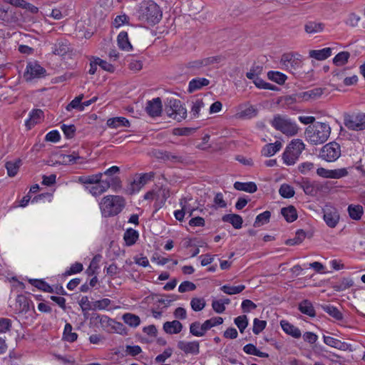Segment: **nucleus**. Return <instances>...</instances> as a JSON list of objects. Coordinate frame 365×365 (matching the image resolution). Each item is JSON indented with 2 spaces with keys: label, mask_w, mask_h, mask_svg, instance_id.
I'll use <instances>...</instances> for the list:
<instances>
[{
  "label": "nucleus",
  "mask_w": 365,
  "mask_h": 365,
  "mask_svg": "<svg viewBox=\"0 0 365 365\" xmlns=\"http://www.w3.org/2000/svg\"><path fill=\"white\" fill-rule=\"evenodd\" d=\"M344 124L350 130H365V113L345 114Z\"/></svg>",
  "instance_id": "8"
},
{
  "label": "nucleus",
  "mask_w": 365,
  "mask_h": 365,
  "mask_svg": "<svg viewBox=\"0 0 365 365\" xmlns=\"http://www.w3.org/2000/svg\"><path fill=\"white\" fill-rule=\"evenodd\" d=\"M347 211L349 217L354 220H359L364 214L363 207L360 205H349Z\"/></svg>",
  "instance_id": "32"
},
{
  "label": "nucleus",
  "mask_w": 365,
  "mask_h": 365,
  "mask_svg": "<svg viewBox=\"0 0 365 365\" xmlns=\"http://www.w3.org/2000/svg\"><path fill=\"white\" fill-rule=\"evenodd\" d=\"M234 322L241 333L244 332L245 329L248 325V319L246 315H241L236 317L234 320Z\"/></svg>",
  "instance_id": "54"
},
{
  "label": "nucleus",
  "mask_w": 365,
  "mask_h": 365,
  "mask_svg": "<svg viewBox=\"0 0 365 365\" xmlns=\"http://www.w3.org/2000/svg\"><path fill=\"white\" fill-rule=\"evenodd\" d=\"M348 171L346 168H339L335 170H331L330 178L331 179H339L348 175Z\"/></svg>",
  "instance_id": "61"
},
{
  "label": "nucleus",
  "mask_w": 365,
  "mask_h": 365,
  "mask_svg": "<svg viewBox=\"0 0 365 365\" xmlns=\"http://www.w3.org/2000/svg\"><path fill=\"white\" fill-rule=\"evenodd\" d=\"M190 332L195 336H203L206 331L202 329V324L199 322H195L190 325Z\"/></svg>",
  "instance_id": "47"
},
{
  "label": "nucleus",
  "mask_w": 365,
  "mask_h": 365,
  "mask_svg": "<svg viewBox=\"0 0 365 365\" xmlns=\"http://www.w3.org/2000/svg\"><path fill=\"white\" fill-rule=\"evenodd\" d=\"M272 127L288 136L295 135L299 127L294 121L281 115H276L271 123Z\"/></svg>",
  "instance_id": "5"
},
{
  "label": "nucleus",
  "mask_w": 365,
  "mask_h": 365,
  "mask_svg": "<svg viewBox=\"0 0 365 365\" xmlns=\"http://www.w3.org/2000/svg\"><path fill=\"white\" fill-rule=\"evenodd\" d=\"M46 71L37 62H29L27 63L24 78L26 81H31L34 78H40L46 76Z\"/></svg>",
  "instance_id": "12"
},
{
  "label": "nucleus",
  "mask_w": 365,
  "mask_h": 365,
  "mask_svg": "<svg viewBox=\"0 0 365 365\" xmlns=\"http://www.w3.org/2000/svg\"><path fill=\"white\" fill-rule=\"evenodd\" d=\"M102 177V173H98L88 176H81L78 178V182L82 184H96L101 181Z\"/></svg>",
  "instance_id": "38"
},
{
  "label": "nucleus",
  "mask_w": 365,
  "mask_h": 365,
  "mask_svg": "<svg viewBox=\"0 0 365 365\" xmlns=\"http://www.w3.org/2000/svg\"><path fill=\"white\" fill-rule=\"evenodd\" d=\"M165 111L169 117L178 121H181L187 116V109L180 100L175 98L168 99Z\"/></svg>",
  "instance_id": "6"
},
{
  "label": "nucleus",
  "mask_w": 365,
  "mask_h": 365,
  "mask_svg": "<svg viewBox=\"0 0 365 365\" xmlns=\"http://www.w3.org/2000/svg\"><path fill=\"white\" fill-rule=\"evenodd\" d=\"M323 310L336 320L343 319L342 313L335 307L331 304L322 305Z\"/></svg>",
  "instance_id": "40"
},
{
  "label": "nucleus",
  "mask_w": 365,
  "mask_h": 365,
  "mask_svg": "<svg viewBox=\"0 0 365 365\" xmlns=\"http://www.w3.org/2000/svg\"><path fill=\"white\" fill-rule=\"evenodd\" d=\"M271 217V212L269 211H264L262 213L258 215L255 219L254 222L255 227H260L264 224H267L269 222V219Z\"/></svg>",
  "instance_id": "46"
},
{
  "label": "nucleus",
  "mask_w": 365,
  "mask_h": 365,
  "mask_svg": "<svg viewBox=\"0 0 365 365\" xmlns=\"http://www.w3.org/2000/svg\"><path fill=\"white\" fill-rule=\"evenodd\" d=\"M83 159L78 153L73 152L70 155L63 156V162L66 164L77 163L78 160Z\"/></svg>",
  "instance_id": "58"
},
{
  "label": "nucleus",
  "mask_w": 365,
  "mask_h": 365,
  "mask_svg": "<svg viewBox=\"0 0 365 365\" xmlns=\"http://www.w3.org/2000/svg\"><path fill=\"white\" fill-rule=\"evenodd\" d=\"M210 84V81L205 78H196L189 82L188 92L193 93Z\"/></svg>",
  "instance_id": "21"
},
{
  "label": "nucleus",
  "mask_w": 365,
  "mask_h": 365,
  "mask_svg": "<svg viewBox=\"0 0 365 365\" xmlns=\"http://www.w3.org/2000/svg\"><path fill=\"white\" fill-rule=\"evenodd\" d=\"M182 329V324L178 320L166 322L163 324V330L169 334H178Z\"/></svg>",
  "instance_id": "25"
},
{
  "label": "nucleus",
  "mask_w": 365,
  "mask_h": 365,
  "mask_svg": "<svg viewBox=\"0 0 365 365\" xmlns=\"http://www.w3.org/2000/svg\"><path fill=\"white\" fill-rule=\"evenodd\" d=\"M73 327L71 324L66 323L63 333V339L68 342H74L77 340L78 334L73 332Z\"/></svg>",
  "instance_id": "34"
},
{
  "label": "nucleus",
  "mask_w": 365,
  "mask_h": 365,
  "mask_svg": "<svg viewBox=\"0 0 365 365\" xmlns=\"http://www.w3.org/2000/svg\"><path fill=\"white\" fill-rule=\"evenodd\" d=\"M216 61L215 57L205 58L190 61L187 63V67L194 71H198L204 66H209Z\"/></svg>",
  "instance_id": "18"
},
{
  "label": "nucleus",
  "mask_w": 365,
  "mask_h": 365,
  "mask_svg": "<svg viewBox=\"0 0 365 365\" xmlns=\"http://www.w3.org/2000/svg\"><path fill=\"white\" fill-rule=\"evenodd\" d=\"M15 309L19 314H26L29 312L34 313L33 302L24 294H19L16 299Z\"/></svg>",
  "instance_id": "11"
},
{
  "label": "nucleus",
  "mask_w": 365,
  "mask_h": 365,
  "mask_svg": "<svg viewBox=\"0 0 365 365\" xmlns=\"http://www.w3.org/2000/svg\"><path fill=\"white\" fill-rule=\"evenodd\" d=\"M324 29V24L321 22L313 21H307L304 25V31L309 34H314L322 32Z\"/></svg>",
  "instance_id": "29"
},
{
  "label": "nucleus",
  "mask_w": 365,
  "mask_h": 365,
  "mask_svg": "<svg viewBox=\"0 0 365 365\" xmlns=\"http://www.w3.org/2000/svg\"><path fill=\"white\" fill-rule=\"evenodd\" d=\"M43 117V112L41 109H34L29 113V118L25 122L28 129H31L34 125L38 123Z\"/></svg>",
  "instance_id": "19"
},
{
  "label": "nucleus",
  "mask_w": 365,
  "mask_h": 365,
  "mask_svg": "<svg viewBox=\"0 0 365 365\" xmlns=\"http://www.w3.org/2000/svg\"><path fill=\"white\" fill-rule=\"evenodd\" d=\"M117 42L118 47L123 51H129L133 50V46L129 41L128 33L121 31L118 35Z\"/></svg>",
  "instance_id": "23"
},
{
  "label": "nucleus",
  "mask_w": 365,
  "mask_h": 365,
  "mask_svg": "<svg viewBox=\"0 0 365 365\" xmlns=\"http://www.w3.org/2000/svg\"><path fill=\"white\" fill-rule=\"evenodd\" d=\"M21 165V160H16L15 161H9L6 163L5 167L7 170V174L9 177H14Z\"/></svg>",
  "instance_id": "37"
},
{
  "label": "nucleus",
  "mask_w": 365,
  "mask_h": 365,
  "mask_svg": "<svg viewBox=\"0 0 365 365\" xmlns=\"http://www.w3.org/2000/svg\"><path fill=\"white\" fill-rule=\"evenodd\" d=\"M281 214L288 222H292L297 219V212L293 205L281 209Z\"/></svg>",
  "instance_id": "30"
},
{
  "label": "nucleus",
  "mask_w": 365,
  "mask_h": 365,
  "mask_svg": "<svg viewBox=\"0 0 365 365\" xmlns=\"http://www.w3.org/2000/svg\"><path fill=\"white\" fill-rule=\"evenodd\" d=\"M129 22V17L125 14H123L121 15L117 16L113 21V26L115 28H119L120 26H123V24H128Z\"/></svg>",
  "instance_id": "63"
},
{
  "label": "nucleus",
  "mask_w": 365,
  "mask_h": 365,
  "mask_svg": "<svg viewBox=\"0 0 365 365\" xmlns=\"http://www.w3.org/2000/svg\"><path fill=\"white\" fill-rule=\"evenodd\" d=\"M111 301L108 298L97 300L93 302V309H105L110 304Z\"/></svg>",
  "instance_id": "62"
},
{
  "label": "nucleus",
  "mask_w": 365,
  "mask_h": 365,
  "mask_svg": "<svg viewBox=\"0 0 365 365\" xmlns=\"http://www.w3.org/2000/svg\"><path fill=\"white\" fill-rule=\"evenodd\" d=\"M178 348L182 351L185 354L197 355L200 353V344L197 341H179L178 342Z\"/></svg>",
  "instance_id": "16"
},
{
  "label": "nucleus",
  "mask_w": 365,
  "mask_h": 365,
  "mask_svg": "<svg viewBox=\"0 0 365 365\" xmlns=\"http://www.w3.org/2000/svg\"><path fill=\"white\" fill-rule=\"evenodd\" d=\"M323 338L324 342L331 347L336 348L341 350H345L347 346L346 343L342 342L340 340L331 336H324Z\"/></svg>",
  "instance_id": "35"
},
{
  "label": "nucleus",
  "mask_w": 365,
  "mask_h": 365,
  "mask_svg": "<svg viewBox=\"0 0 365 365\" xmlns=\"http://www.w3.org/2000/svg\"><path fill=\"white\" fill-rule=\"evenodd\" d=\"M354 285V281L351 278H343L339 282L333 284L332 288L336 292L344 291Z\"/></svg>",
  "instance_id": "36"
},
{
  "label": "nucleus",
  "mask_w": 365,
  "mask_h": 365,
  "mask_svg": "<svg viewBox=\"0 0 365 365\" xmlns=\"http://www.w3.org/2000/svg\"><path fill=\"white\" fill-rule=\"evenodd\" d=\"M341 155V147L336 142H331L322 147L319 156L327 162H334Z\"/></svg>",
  "instance_id": "9"
},
{
  "label": "nucleus",
  "mask_w": 365,
  "mask_h": 365,
  "mask_svg": "<svg viewBox=\"0 0 365 365\" xmlns=\"http://www.w3.org/2000/svg\"><path fill=\"white\" fill-rule=\"evenodd\" d=\"M107 186L108 184L104 183L101 179L100 182L91 187L90 192L94 196H98L107 191Z\"/></svg>",
  "instance_id": "43"
},
{
  "label": "nucleus",
  "mask_w": 365,
  "mask_h": 365,
  "mask_svg": "<svg viewBox=\"0 0 365 365\" xmlns=\"http://www.w3.org/2000/svg\"><path fill=\"white\" fill-rule=\"evenodd\" d=\"M104 183L108 184L107 190L111 187L114 192H118L122 188V182L118 177L110 178V180H103Z\"/></svg>",
  "instance_id": "50"
},
{
  "label": "nucleus",
  "mask_w": 365,
  "mask_h": 365,
  "mask_svg": "<svg viewBox=\"0 0 365 365\" xmlns=\"http://www.w3.org/2000/svg\"><path fill=\"white\" fill-rule=\"evenodd\" d=\"M331 133L330 126L321 122L309 125L304 132L306 140L312 145L322 144L327 140Z\"/></svg>",
  "instance_id": "2"
},
{
  "label": "nucleus",
  "mask_w": 365,
  "mask_h": 365,
  "mask_svg": "<svg viewBox=\"0 0 365 365\" xmlns=\"http://www.w3.org/2000/svg\"><path fill=\"white\" fill-rule=\"evenodd\" d=\"M298 309L302 314H306L309 317H314L316 316L314 307L312 302L308 299H304L299 302Z\"/></svg>",
  "instance_id": "22"
},
{
  "label": "nucleus",
  "mask_w": 365,
  "mask_h": 365,
  "mask_svg": "<svg viewBox=\"0 0 365 365\" xmlns=\"http://www.w3.org/2000/svg\"><path fill=\"white\" fill-rule=\"evenodd\" d=\"M123 319L125 324L132 327H136L140 323V317L131 313L124 314L123 315Z\"/></svg>",
  "instance_id": "41"
},
{
  "label": "nucleus",
  "mask_w": 365,
  "mask_h": 365,
  "mask_svg": "<svg viewBox=\"0 0 365 365\" xmlns=\"http://www.w3.org/2000/svg\"><path fill=\"white\" fill-rule=\"evenodd\" d=\"M125 205V199L120 195H107L102 198L100 208L102 215L105 217L118 215Z\"/></svg>",
  "instance_id": "3"
},
{
  "label": "nucleus",
  "mask_w": 365,
  "mask_h": 365,
  "mask_svg": "<svg viewBox=\"0 0 365 365\" xmlns=\"http://www.w3.org/2000/svg\"><path fill=\"white\" fill-rule=\"evenodd\" d=\"M282 147L280 141L277 140L274 143L266 144L262 149L261 153L265 157H271L277 153Z\"/></svg>",
  "instance_id": "20"
},
{
  "label": "nucleus",
  "mask_w": 365,
  "mask_h": 365,
  "mask_svg": "<svg viewBox=\"0 0 365 365\" xmlns=\"http://www.w3.org/2000/svg\"><path fill=\"white\" fill-rule=\"evenodd\" d=\"M145 111L150 117L155 118L160 116L163 111L161 98L157 97L151 101H148L146 103Z\"/></svg>",
  "instance_id": "15"
},
{
  "label": "nucleus",
  "mask_w": 365,
  "mask_h": 365,
  "mask_svg": "<svg viewBox=\"0 0 365 365\" xmlns=\"http://www.w3.org/2000/svg\"><path fill=\"white\" fill-rule=\"evenodd\" d=\"M306 237V233L303 230H298L296 232L295 237L292 239H289L285 242L287 245H296L300 244Z\"/></svg>",
  "instance_id": "44"
},
{
  "label": "nucleus",
  "mask_w": 365,
  "mask_h": 365,
  "mask_svg": "<svg viewBox=\"0 0 365 365\" xmlns=\"http://www.w3.org/2000/svg\"><path fill=\"white\" fill-rule=\"evenodd\" d=\"M267 325V322L264 320H259L255 318L253 321V328L252 331L255 334H259L261 331H262Z\"/></svg>",
  "instance_id": "56"
},
{
  "label": "nucleus",
  "mask_w": 365,
  "mask_h": 365,
  "mask_svg": "<svg viewBox=\"0 0 365 365\" xmlns=\"http://www.w3.org/2000/svg\"><path fill=\"white\" fill-rule=\"evenodd\" d=\"M280 325L282 327V329L286 334L292 336L295 339H299L301 337L302 333L300 329L298 327L289 323V322L286 320H282L280 322Z\"/></svg>",
  "instance_id": "17"
},
{
  "label": "nucleus",
  "mask_w": 365,
  "mask_h": 365,
  "mask_svg": "<svg viewBox=\"0 0 365 365\" xmlns=\"http://www.w3.org/2000/svg\"><path fill=\"white\" fill-rule=\"evenodd\" d=\"M234 187L237 190L245 191L249 193H254L257 190V185L254 182H235Z\"/></svg>",
  "instance_id": "31"
},
{
  "label": "nucleus",
  "mask_w": 365,
  "mask_h": 365,
  "mask_svg": "<svg viewBox=\"0 0 365 365\" xmlns=\"http://www.w3.org/2000/svg\"><path fill=\"white\" fill-rule=\"evenodd\" d=\"M153 155L158 160L163 161H170L171 163H183L185 159L182 156L175 153H170L167 150L155 149L153 150Z\"/></svg>",
  "instance_id": "14"
},
{
  "label": "nucleus",
  "mask_w": 365,
  "mask_h": 365,
  "mask_svg": "<svg viewBox=\"0 0 365 365\" xmlns=\"http://www.w3.org/2000/svg\"><path fill=\"white\" fill-rule=\"evenodd\" d=\"M222 220L230 223L234 228L240 229L242 226V217L237 214H227L222 216Z\"/></svg>",
  "instance_id": "24"
},
{
  "label": "nucleus",
  "mask_w": 365,
  "mask_h": 365,
  "mask_svg": "<svg viewBox=\"0 0 365 365\" xmlns=\"http://www.w3.org/2000/svg\"><path fill=\"white\" fill-rule=\"evenodd\" d=\"M331 55V49L330 48H324L320 50H310L309 56L317 61H324Z\"/></svg>",
  "instance_id": "26"
},
{
  "label": "nucleus",
  "mask_w": 365,
  "mask_h": 365,
  "mask_svg": "<svg viewBox=\"0 0 365 365\" xmlns=\"http://www.w3.org/2000/svg\"><path fill=\"white\" fill-rule=\"evenodd\" d=\"M196 289V286L194 283L189 281L182 282L178 287V291L180 293H184L187 291H192Z\"/></svg>",
  "instance_id": "64"
},
{
  "label": "nucleus",
  "mask_w": 365,
  "mask_h": 365,
  "mask_svg": "<svg viewBox=\"0 0 365 365\" xmlns=\"http://www.w3.org/2000/svg\"><path fill=\"white\" fill-rule=\"evenodd\" d=\"M304 148L305 145L302 140H292L287 146L282 154V159L284 163L287 165H294L299 158Z\"/></svg>",
  "instance_id": "4"
},
{
  "label": "nucleus",
  "mask_w": 365,
  "mask_h": 365,
  "mask_svg": "<svg viewBox=\"0 0 365 365\" xmlns=\"http://www.w3.org/2000/svg\"><path fill=\"white\" fill-rule=\"evenodd\" d=\"M192 105L191 107V114L193 118L199 117L200 111L202 108L205 107V103L202 98H197L192 102Z\"/></svg>",
  "instance_id": "48"
},
{
  "label": "nucleus",
  "mask_w": 365,
  "mask_h": 365,
  "mask_svg": "<svg viewBox=\"0 0 365 365\" xmlns=\"http://www.w3.org/2000/svg\"><path fill=\"white\" fill-rule=\"evenodd\" d=\"M349 56L350 54L349 52L341 51L335 56L333 59V62L336 66H342L347 62Z\"/></svg>",
  "instance_id": "53"
},
{
  "label": "nucleus",
  "mask_w": 365,
  "mask_h": 365,
  "mask_svg": "<svg viewBox=\"0 0 365 365\" xmlns=\"http://www.w3.org/2000/svg\"><path fill=\"white\" fill-rule=\"evenodd\" d=\"M223 323V319L220 317H212L210 319L206 320L202 324V329L207 331L212 327L222 324Z\"/></svg>",
  "instance_id": "49"
},
{
  "label": "nucleus",
  "mask_w": 365,
  "mask_h": 365,
  "mask_svg": "<svg viewBox=\"0 0 365 365\" xmlns=\"http://www.w3.org/2000/svg\"><path fill=\"white\" fill-rule=\"evenodd\" d=\"M206 302L203 298H192L190 301V306L193 311L199 312L202 310L205 307Z\"/></svg>",
  "instance_id": "52"
},
{
  "label": "nucleus",
  "mask_w": 365,
  "mask_h": 365,
  "mask_svg": "<svg viewBox=\"0 0 365 365\" xmlns=\"http://www.w3.org/2000/svg\"><path fill=\"white\" fill-rule=\"evenodd\" d=\"M143 186L141 185L140 181L136 177L132 182H130L125 190V193L132 195L135 192L140 191Z\"/></svg>",
  "instance_id": "39"
},
{
  "label": "nucleus",
  "mask_w": 365,
  "mask_h": 365,
  "mask_svg": "<svg viewBox=\"0 0 365 365\" xmlns=\"http://www.w3.org/2000/svg\"><path fill=\"white\" fill-rule=\"evenodd\" d=\"M279 195L284 198H290L294 195V190L291 185L284 183L279 190Z\"/></svg>",
  "instance_id": "51"
},
{
  "label": "nucleus",
  "mask_w": 365,
  "mask_h": 365,
  "mask_svg": "<svg viewBox=\"0 0 365 365\" xmlns=\"http://www.w3.org/2000/svg\"><path fill=\"white\" fill-rule=\"evenodd\" d=\"M61 129L66 138L71 139L74 137L76 130L74 125H67L63 124L61 125Z\"/></svg>",
  "instance_id": "60"
},
{
  "label": "nucleus",
  "mask_w": 365,
  "mask_h": 365,
  "mask_svg": "<svg viewBox=\"0 0 365 365\" xmlns=\"http://www.w3.org/2000/svg\"><path fill=\"white\" fill-rule=\"evenodd\" d=\"M280 63L282 68L292 72L301 66L300 55L293 53H284L281 57Z\"/></svg>",
  "instance_id": "10"
},
{
  "label": "nucleus",
  "mask_w": 365,
  "mask_h": 365,
  "mask_svg": "<svg viewBox=\"0 0 365 365\" xmlns=\"http://www.w3.org/2000/svg\"><path fill=\"white\" fill-rule=\"evenodd\" d=\"M267 77L271 81H273L280 85L284 83L287 78L285 74L279 71H270L267 73Z\"/></svg>",
  "instance_id": "42"
},
{
  "label": "nucleus",
  "mask_w": 365,
  "mask_h": 365,
  "mask_svg": "<svg viewBox=\"0 0 365 365\" xmlns=\"http://www.w3.org/2000/svg\"><path fill=\"white\" fill-rule=\"evenodd\" d=\"M69 51V45L66 40L58 41L52 48L55 55L64 56Z\"/></svg>",
  "instance_id": "28"
},
{
  "label": "nucleus",
  "mask_w": 365,
  "mask_h": 365,
  "mask_svg": "<svg viewBox=\"0 0 365 365\" xmlns=\"http://www.w3.org/2000/svg\"><path fill=\"white\" fill-rule=\"evenodd\" d=\"M83 269V264L80 262H76L73 264L71 267L66 270L63 275L68 276L71 274H75L81 272Z\"/></svg>",
  "instance_id": "59"
},
{
  "label": "nucleus",
  "mask_w": 365,
  "mask_h": 365,
  "mask_svg": "<svg viewBox=\"0 0 365 365\" xmlns=\"http://www.w3.org/2000/svg\"><path fill=\"white\" fill-rule=\"evenodd\" d=\"M91 323H99L103 329L106 331H119V329L123 327V324L110 319L108 316L94 314L91 318Z\"/></svg>",
  "instance_id": "7"
},
{
  "label": "nucleus",
  "mask_w": 365,
  "mask_h": 365,
  "mask_svg": "<svg viewBox=\"0 0 365 365\" xmlns=\"http://www.w3.org/2000/svg\"><path fill=\"white\" fill-rule=\"evenodd\" d=\"M136 16L139 21L155 25L160 21L162 11L153 1L144 0L139 4Z\"/></svg>",
  "instance_id": "1"
},
{
  "label": "nucleus",
  "mask_w": 365,
  "mask_h": 365,
  "mask_svg": "<svg viewBox=\"0 0 365 365\" xmlns=\"http://www.w3.org/2000/svg\"><path fill=\"white\" fill-rule=\"evenodd\" d=\"M107 125L111 128H118L120 127H129V120L124 117H114L109 118L106 123Z\"/></svg>",
  "instance_id": "27"
},
{
  "label": "nucleus",
  "mask_w": 365,
  "mask_h": 365,
  "mask_svg": "<svg viewBox=\"0 0 365 365\" xmlns=\"http://www.w3.org/2000/svg\"><path fill=\"white\" fill-rule=\"evenodd\" d=\"M83 98V95H80V96L76 97L66 106V110L68 111L71 110L72 109H78L79 110H81V106H83V103H81Z\"/></svg>",
  "instance_id": "57"
},
{
  "label": "nucleus",
  "mask_w": 365,
  "mask_h": 365,
  "mask_svg": "<svg viewBox=\"0 0 365 365\" xmlns=\"http://www.w3.org/2000/svg\"><path fill=\"white\" fill-rule=\"evenodd\" d=\"M323 211V218L327 225L331 228L335 227L339 223L340 218L337 209L331 205H326Z\"/></svg>",
  "instance_id": "13"
},
{
  "label": "nucleus",
  "mask_w": 365,
  "mask_h": 365,
  "mask_svg": "<svg viewBox=\"0 0 365 365\" xmlns=\"http://www.w3.org/2000/svg\"><path fill=\"white\" fill-rule=\"evenodd\" d=\"M245 289V286L243 284H240L238 286H230V285H223L220 287V289L227 294H237L242 292Z\"/></svg>",
  "instance_id": "45"
},
{
  "label": "nucleus",
  "mask_w": 365,
  "mask_h": 365,
  "mask_svg": "<svg viewBox=\"0 0 365 365\" xmlns=\"http://www.w3.org/2000/svg\"><path fill=\"white\" fill-rule=\"evenodd\" d=\"M138 237V232L135 230L130 228L125 232L123 239L127 246H132L136 242Z\"/></svg>",
  "instance_id": "33"
},
{
  "label": "nucleus",
  "mask_w": 365,
  "mask_h": 365,
  "mask_svg": "<svg viewBox=\"0 0 365 365\" xmlns=\"http://www.w3.org/2000/svg\"><path fill=\"white\" fill-rule=\"evenodd\" d=\"M263 67L261 66H253L249 72L246 73V77L248 79L254 80L259 77L262 72Z\"/></svg>",
  "instance_id": "55"
}]
</instances>
